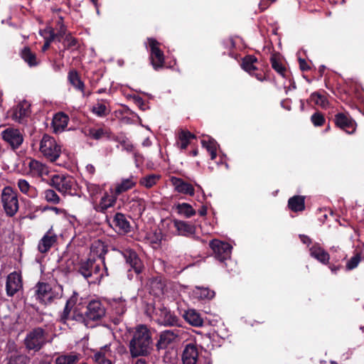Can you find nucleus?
<instances>
[{
	"mask_svg": "<svg viewBox=\"0 0 364 364\" xmlns=\"http://www.w3.org/2000/svg\"><path fill=\"white\" fill-rule=\"evenodd\" d=\"M151 343L149 329L143 325L136 327L133 338L129 342V351L132 357L146 355Z\"/></svg>",
	"mask_w": 364,
	"mask_h": 364,
	"instance_id": "obj_1",
	"label": "nucleus"
},
{
	"mask_svg": "<svg viewBox=\"0 0 364 364\" xmlns=\"http://www.w3.org/2000/svg\"><path fill=\"white\" fill-rule=\"evenodd\" d=\"M105 315V309L101 302L100 301L94 300L88 304L85 315L82 314L74 315L73 319H75L77 321L84 323L87 327H92V326L90 324V321H99Z\"/></svg>",
	"mask_w": 364,
	"mask_h": 364,
	"instance_id": "obj_2",
	"label": "nucleus"
},
{
	"mask_svg": "<svg viewBox=\"0 0 364 364\" xmlns=\"http://www.w3.org/2000/svg\"><path fill=\"white\" fill-rule=\"evenodd\" d=\"M1 202L6 215L14 216L19 209L18 193L10 186L3 188L1 194Z\"/></svg>",
	"mask_w": 364,
	"mask_h": 364,
	"instance_id": "obj_3",
	"label": "nucleus"
},
{
	"mask_svg": "<svg viewBox=\"0 0 364 364\" xmlns=\"http://www.w3.org/2000/svg\"><path fill=\"white\" fill-rule=\"evenodd\" d=\"M39 151L45 158L53 162L59 158L61 146L53 137L44 134L40 141Z\"/></svg>",
	"mask_w": 364,
	"mask_h": 364,
	"instance_id": "obj_4",
	"label": "nucleus"
},
{
	"mask_svg": "<svg viewBox=\"0 0 364 364\" xmlns=\"http://www.w3.org/2000/svg\"><path fill=\"white\" fill-rule=\"evenodd\" d=\"M63 289L60 286L51 287L50 284L46 283H39L36 295L38 299L44 304H48L55 299H59L62 296Z\"/></svg>",
	"mask_w": 364,
	"mask_h": 364,
	"instance_id": "obj_5",
	"label": "nucleus"
},
{
	"mask_svg": "<svg viewBox=\"0 0 364 364\" xmlns=\"http://www.w3.org/2000/svg\"><path fill=\"white\" fill-rule=\"evenodd\" d=\"M51 184L63 194L73 195L75 193L76 183L74 178L70 176L54 175L51 177Z\"/></svg>",
	"mask_w": 364,
	"mask_h": 364,
	"instance_id": "obj_6",
	"label": "nucleus"
},
{
	"mask_svg": "<svg viewBox=\"0 0 364 364\" xmlns=\"http://www.w3.org/2000/svg\"><path fill=\"white\" fill-rule=\"evenodd\" d=\"M147 48L150 52V60L154 70L162 68L164 65V55L160 49V43L154 38H150L147 40Z\"/></svg>",
	"mask_w": 364,
	"mask_h": 364,
	"instance_id": "obj_7",
	"label": "nucleus"
},
{
	"mask_svg": "<svg viewBox=\"0 0 364 364\" xmlns=\"http://www.w3.org/2000/svg\"><path fill=\"white\" fill-rule=\"evenodd\" d=\"M117 200V196L113 192V188H110L109 191L104 192L100 199L92 201L91 205L96 212L104 213L115 205Z\"/></svg>",
	"mask_w": 364,
	"mask_h": 364,
	"instance_id": "obj_8",
	"label": "nucleus"
},
{
	"mask_svg": "<svg viewBox=\"0 0 364 364\" xmlns=\"http://www.w3.org/2000/svg\"><path fill=\"white\" fill-rule=\"evenodd\" d=\"M46 337L41 328H36L27 334L25 345L29 350H38L46 343Z\"/></svg>",
	"mask_w": 364,
	"mask_h": 364,
	"instance_id": "obj_9",
	"label": "nucleus"
},
{
	"mask_svg": "<svg viewBox=\"0 0 364 364\" xmlns=\"http://www.w3.org/2000/svg\"><path fill=\"white\" fill-rule=\"evenodd\" d=\"M210 247L215 257L220 262H223L230 259L232 247L228 242L215 239L210 242Z\"/></svg>",
	"mask_w": 364,
	"mask_h": 364,
	"instance_id": "obj_10",
	"label": "nucleus"
},
{
	"mask_svg": "<svg viewBox=\"0 0 364 364\" xmlns=\"http://www.w3.org/2000/svg\"><path fill=\"white\" fill-rule=\"evenodd\" d=\"M4 141L9 144L12 149L18 148L23 141V136L18 129L8 127L1 132Z\"/></svg>",
	"mask_w": 364,
	"mask_h": 364,
	"instance_id": "obj_11",
	"label": "nucleus"
},
{
	"mask_svg": "<svg viewBox=\"0 0 364 364\" xmlns=\"http://www.w3.org/2000/svg\"><path fill=\"white\" fill-rule=\"evenodd\" d=\"M22 279L20 274L14 272L8 275L6 290L9 296H13L22 289Z\"/></svg>",
	"mask_w": 364,
	"mask_h": 364,
	"instance_id": "obj_12",
	"label": "nucleus"
},
{
	"mask_svg": "<svg viewBox=\"0 0 364 364\" xmlns=\"http://www.w3.org/2000/svg\"><path fill=\"white\" fill-rule=\"evenodd\" d=\"M29 172L33 177H38L43 181L46 180V177L49 176L50 168L46 164L39 161L31 159L28 162Z\"/></svg>",
	"mask_w": 364,
	"mask_h": 364,
	"instance_id": "obj_13",
	"label": "nucleus"
},
{
	"mask_svg": "<svg viewBox=\"0 0 364 364\" xmlns=\"http://www.w3.org/2000/svg\"><path fill=\"white\" fill-rule=\"evenodd\" d=\"M336 124L348 134H353L355 131L356 123L348 114L338 113L335 116Z\"/></svg>",
	"mask_w": 364,
	"mask_h": 364,
	"instance_id": "obj_14",
	"label": "nucleus"
},
{
	"mask_svg": "<svg viewBox=\"0 0 364 364\" xmlns=\"http://www.w3.org/2000/svg\"><path fill=\"white\" fill-rule=\"evenodd\" d=\"M77 300V294H74L66 302L64 310L60 316V320L66 323L69 320H74L73 316L79 314L75 306Z\"/></svg>",
	"mask_w": 364,
	"mask_h": 364,
	"instance_id": "obj_15",
	"label": "nucleus"
},
{
	"mask_svg": "<svg viewBox=\"0 0 364 364\" xmlns=\"http://www.w3.org/2000/svg\"><path fill=\"white\" fill-rule=\"evenodd\" d=\"M30 105L24 101L18 103L11 111V119L17 122L23 123L26 117L29 115Z\"/></svg>",
	"mask_w": 364,
	"mask_h": 364,
	"instance_id": "obj_16",
	"label": "nucleus"
},
{
	"mask_svg": "<svg viewBox=\"0 0 364 364\" xmlns=\"http://www.w3.org/2000/svg\"><path fill=\"white\" fill-rule=\"evenodd\" d=\"M57 235L53 231V229H49L38 242V251L41 253L48 252L52 246L57 242Z\"/></svg>",
	"mask_w": 364,
	"mask_h": 364,
	"instance_id": "obj_17",
	"label": "nucleus"
},
{
	"mask_svg": "<svg viewBox=\"0 0 364 364\" xmlns=\"http://www.w3.org/2000/svg\"><path fill=\"white\" fill-rule=\"evenodd\" d=\"M179 336L180 331L178 329L164 331L160 333L157 346L159 348H165L169 344L173 343Z\"/></svg>",
	"mask_w": 364,
	"mask_h": 364,
	"instance_id": "obj_18",
	"label": "nucleus"
},
{
	"mask_svg": "<svg viewBox=\"0 0 364 364\" xmlns=\"http://www.w3.org/2000/svg\"><path fill=\"white\" fill-rule=\"evenodd\" d=\"M183 364H196L198 359V350L196 344H187L182 353Z\"/></svg>",
	"mask_w": 364,
	"mask_h": 364,
	"instance_id": "obj_19",
	"label": "nucleus"
},
{
	"mask_svg": "<svg viewBox=\"0 0 364 364\" xmlns=\"http://www.w3.org/2000/svg\"><path fill=\"white\" fill-rule=\"evenodd\" d=\"M136 184V178L133 176H131L127 178H122L120 182L114 184L113 192L118 197L120 194L134 188Z\"/></svg>",
	"mask_w": 364,
	"mask_h": 364,
	"instance_id": "obj_20",
	"label": "nucleus"
},
{
	"mask_svg": "<svg viewBox=\"0 0 364 364\" xmlns=\"http://www.w3.org/2000/svg\"><path fill=\"white\" fill-rule=\"evenodd\" d=\"M171 181L177 192L191 196L194 195L195 190L193 186L184 181L183 179L177 177H171Z\"/></svg>",
	"mask_w": 364,
	"mask_h": 364,
	"instance_id": "obj_21",
	"label": "nucleus"
},
{
	"mask_svg": "<svg viewBox=\"0 0 364 364\" xmlns=\"http://www.w3.org/2000/svg\"><path fill=\"white\" fill-rule=\"evenodd\" d=\"M310 255L323 264L328 263L329 254L318 243L314 244L309 249Z\"/></svg>",
	"mask_w": 364,
	"mask_h": 364,
	"instance_id": "obj_22",
	"label": "nucleus"
},
{
	"mask_svg": "<svg viewBox=\"0 0 364 364\" xmlns=\"http://www.w3.org/2000/svg\"><path fill=\"white\" fill-rule=\"evenodd\" d=\"M159 323L164 326H175L178 324V317L166 307L159 309Z\"/></svg>",
	"mask_w": 364,
	"mask_h": 364,
	"instance_id": "obj_23",
	"label": "nucleus"
},
{
	"mask_svg": "<svg viewBox=\"0 0 364 364\" xmlns=\"http://www.w3.org/2000/svg\"><path fill=\"white\" fill-rule=\"evenodd\" d=\"M68 116L63 112H58L53 117L52 127L55 134L63 132L68 126Z\"/></svg>",
	"mask_w": 364,
	"mask_h": 364,
	"instance_id": "obj_24",
	"label": "nucleus"
},
{
	"mask_svg": "<svg viewBox=\"0 0 364 364\" xmlns=\"http://www.w3.org/2000/svg\"><path fill=\"white\" fill-rule=\"evenodd\" d=\"M126 262L129 264L132 269L136 274H139L142 270V264L136 252L132 250H127L124 253Z\"/></svg>",
	"mask_w": 364,
	"mask_h": 364,
	"instance_id": "obj_25",
	"label": "nucleus"
},
{
	"mask_svg": "<svg viewBox=\"0 0 364 364\" xmlns=\"http://www.w3.org/2000/svg\"><path fill=\"white\" fill-rule=\"evenodd\" d=\"M183 317L186 321L193 326L200 327L203 325V318L195 309H188L186 311Z\"/></svg>",
	"mask_w": 364,
	"mask_h": 364,
	"instance_id": "obj_26",
	"label": "nucleus"
},
{
	"mask_svg": "<svg viewBox=\"0 0 364 364\" xmlns=\"http://www.w3.org/2000/svg\"><path fill=\"white\" fill-rule=\"evenodd\" d=\"M16 184L20 191L28 197L35 198L38 196V191L36 187L31 186L26 179H18Z\"/></svg>",
	"mask_w": 364,
	"mask_h": 364,
	"instance_id": "obj_27",
	"label": "nucleus"
},
{
	"mask_svg": "<svg viewBox=\"0 0 364 364\" xmlns=\"http://www.w3.org/2000/svg\"><path fill=\"white\" fill-rule=\"evenodd\" d=\"M68 80L70 84L75 87V90L80 91L85 96V84L80 79V77L75 70L69 71Z\"/></svg>",
	"mask_w": 364,
	"mask_h": 364,
	"instance_id": "obj_28",
	"label": "nucleus"
},
{
	"mask_svg": "<svg viewBox=\"0 0 364 364\" xmlns=\"http://www.w3.org/2000/svg\"><path fill=\"white\" fill-rule=\"evenodd\" d=\"M166 284L160 277L152 279L149 282L150 293L156 296H160L165 294Z\"/></svg>",
	"mask_w": 364,
	"mask_h": 364,
	"instance_id": "obj_29",
	"label": "nucleus"
},
{
	"mask_svg": "<svg viewBox=\"0 0 364 364\" xmlns=\"http://www.w3.org/2000/svg\"><path fill=\"white\" fill-rule=\"evenodd\" d=\"M173 225L178 233L181 235H189L195 232V228L188 222L175 220L173 221Z\"/></svg>",
	"mask_w": 364,
	"mask_h": 364,
	"instance_id": "obj_30",
	"label": "nucleus"
},
{
	"mask_svg": "<svg viewBox=\"0 0 364 364\" xmlns=\"http://www.w3.org/2000/svg\"><path fill=\"white\" fill-rule=\"evenodd\" d=\"M192 296L198 299H210L214 297L215 292L208 288L196 287L192 291Z\"/></svg>",
	"mask_w": 364,
	"mask_h": 364,
	"instance_id": "obj_31",
	"label": "nucleus"
},
{
	"mask_svg": "<svg viewBox=\"0 0 364 364\" xmlns=\"http://www.w3.org/2000/svg\"><path fill=\"white\" fill-rule=\"evenodd\" d=\"M113 223L119 230L124 232H128L130 231L129 223L124 214L119 213H117L114 215Z\"/></svg>",
	"mask_w": 364,
	"mask_h": 364,
	"instance_id": "obj_32",
	"label": "nucleus"
},
{
	"mask_svg": "<svg viewBox=\"0 0 364 364\" xmlns=\"http://www.w3.org/2000/svg\"><path fill=\"white\" fill-rule=\"evenodd\" d=\"M202 146L207 150V151L210 155V159L212 160L215 159L217 156V150L218 148V144L217 141L212 139L208 138L207 139H204L201 141Z\"/></svg>",
	"mask_w": 364,
	"mask_h": 364,
	"instance_id": "obj_33",
	"label": "nucleus"
},
{
	"mask_svg": "<svg viewBox=\"0 0 364 364\" xmlns=\"http://www.w3.org/2000/svg\"><path fill=\"white\" fill-rule=\"evenodd\" d=\"M195 136L188 131L181 130L178 135L177 146L181 149H186L188 146L191 139Z\"/></svg>",
	"mask_w": 364,
	"mask_h": 364,
	"instance_id": "obj_34",
	"label": "nucleus"
},
{
	"mask_svg": "<svg viewBox=\"0 0 364 364\" xmlns=\"http://www.w3.org/2000/svg\"><path fill=\"white\" fill-rule=\"evenodd\" d=\"M289 208L294 212L302 211L305 208L304 197L295 196L289 199Z\"/></svg>",
	"mask_w": 364,
	"mask_h": 364,
	"instance_id": "obj_35",
	"label": "nucleus"
},
{
	"mask_svg": "<svg viewBox=\"0 0 364 364\" xmlns=\"http://www.w3.org/2000/svg\"><path fill=\"white\" fill-rule=\"evenodd\" d=\"M85 185L89 194L90 203H92V201L98 198V196L102 193L103 187L90 182H86Z\"/></svg>",
	"mask_w": 364,
	"mask_h": 364,
	"instance_id": "obj_36",
	"label": "nucleus"
},
{
	"mask_svg": "<svg viewBox=\"0 0 364 364\" xmlns=\"http://www.w3.org/2000/svg\"><path fill=\"white\" fill-rule=\"evenodd\" d=\"M257 58L254 55H247L242 59L241 66L244 70L250 75L257 70L255 63L257 62Z\"/></svg>",
	"mask_w": 364,
	"mask_h": 364,
	"instance_id": "obj_37",
	"label": "nucleus"
},
{
	"mask_svg": "<svg viewBox=\"0 0 364 364\" xmlns=\"http://www.w3.org/2000/svg\"><path fill=\"white\" fill-rule=\"evenodd\" d=\"M79 357L75 353H68L58 355L55 360V364H76Z\"/></svg>",
	"mask_w": 364,
	"mask_h": 364,
	"instance_id": "obj_38",
	"label": "nucleus"
},
{
	"mask_svg": "<svg viewBox=\"0 0 364 364\" xmlns=\"http://www.w3.org/2000/svg\"><path fill=\"white\" fill-rule=\"evenodd\" d=\"M177 213L186 218H191L196 214V210L193 207L186 203H178L176 207Z\"/></svg>",
	"mask_w": 364,
	"mask_h": 364,
	"instance_id": "obj_39",
	"label": "nucleus"
},
{
	"mask_svg": "<svg viewBox=\"0 0 364 364\" xmlns=\"http://www.w3.org/2000/svg\"><path fill=\"white\" fill-rule=\"evenodd\" d=\"M160 176L157 174H149L140 178L139 184L146 188H150L156 184L160 179Z\"/></svg>",
	"mask_w": 364,
	"mask_h": 364,
	"instance_id": "obj_40",
	"label": "nucleus"
},
{
	"mask_svg": "<svg viewBox=\"0 0 364 364\" xmlns=\"http://www.w3.org/2000/svg\"><path fill=\"white\" fill-rule=\"evenodd\" d=\"M21 57L26 63L31 67L36 66L38 61L36 59L35 53H32L30 48H25L21 52Z\"/></svg>",
	"mask_w": 364,
	"mask_h": 364,
	"instance_id": "obj_41",
	"label": "nucleus"
},
{
	"mask_svg": "<svg viewBox=\"0 0 364 364\" xmlns=\"http://www.w3.org/2000/svg\"><path fill=\"white\" fill-rule=\"evenodd\" d=\"M112 355L110 345H105L104 347L101 348L99 351L95 353L94 359L95 360H110Z\"/></svg>",
	"mask_w": 364,
	"mask_h": 364,
	"instance_id": "obj_42",
	"label": "nucleus"
},
{
	"mask_svg": "<svg viewBox=\"0 0 364 364\" xmlns=\"http://www.w3.org/2000/svg\"><path fill=\"white\" fill-rule=\"evenodd\" d=\"M92 267V259H88L81 263L78 270V272L88 282L91 279Z\"/></svg>",
	"mask_w": 364,
	"mask_h": 364,
	"instance_id": "obj_43",
	"label": "nucleus"
},
{
	"mask_svg": "<svg viewBox=\"0 0 364 364\" xmlns=\"http://www.w3.org/2000/svg\"><path fill=\"white\" fill-rule=\"evenodd\" d=\"M310 101L322 108H326L328 104L327 99L318 92H314L311 95Z\"/></svg>",
	"mask_w": 364,
	"mask_h": 364,
	"instance_id": "obj_44",
	"label": "nucleus"
},
{
	"mask_svg": "<svg viewBox=\"0 0 364 364\" xmlns=\"http://www.w3.org/2000/svg\"><path fill=\"white\" fill-rule=\"evenodd\" d=\"M112 305L115 313L118 315H122L127 310L126 301L122 298L114 299Z\"/></svg>",
	"mask_w": 364,
	"mask_h": 364,
	"instance_id": "obj_45",
	"label": "nucleus"
},
{
	"mask_svg": "<svg viewBox=\"0 0 364 364\" xmlns=\"http://www.w3.org/2000/svg\"><path fill=\"white\" fill-rule=\"evenodd\" d=\"M92 112L97 117H102L107 115L109 113L110 110L107 107V106L105 104L97 102L92 107Z\"/></svg>",
	"mask_w": 364,
	"mask_h": 364,
	"instance_id": "obj_46",
	"label": "nucleus"
},
{
	"mask_svg": "<svg viewBox=\"0 0 364 364\" xmlns=\"http://www.w3.org/2000/svg\"><path fill=\"white\" fill-rule=\"evenodd\" d=\"M43 196L45 200L53 204H58L60 203V197L55 193V191L52 189H47L43 192Z\"/></svg>",
	"mask_w": 364,
	"mask_h": 364,
	"instance_id": "obj_47",
	"label": "nucleus"
},
{
	"mask_svg": "<svg viewBox=\"0 0 364 364\" xmlns=\"http://www.w3.org/2000/svg\"><path fill=\"white\" fill-rule=\"evenodd\" d=\"M92 271H91V278L92 280H90L89 282L95 283L97 280H100L102 277V274H100V264L95 263L94 259H92Z\"/></svg>",
	"mask_w": 364,
	"mask_h": 364,
	"instance_id": "obj_48",
	"label": "nucleus"
},
{
	"mask_svg": "<svg viewBox=\"0 0 364 364\" xmlns=\"http://www.w3.org/2000/svg\"><path fill=\"white\" fill-rule=\"evenodd\" d=\"M39 33L45 41L48 42H53L55 36L53 29L50 26L43 30H40Z\"/></svg>",
	"mask_w": 364,
	"mask_h": 364,
	"instance_id": "obj_49",
	"label": "nucleus"
},
{
	"mask_svg": "<svg viewBox=\"0 0 364 364\" xmlns=\"http://www.w3.org/2000/svg\"><path fill=\"white\" fill-rule=\"evenodd\" d=\"M29 359L23 355L11 356L6 364H28Z\"/></svg>",
	"mask_w": 364,
	"mask_h": 364,
	"instance_id": "obj_50",
	"label": "nucleus"
},
{
	"mask_svg": "<svg viewBox=\"0 0 364 364\" xmlns=\"http://www.w3.org/2000/svg\"><path fill=\"white\" fill-rule=\"evenodd\" d=\"M361 261V257L360 254H356L353 257H352L346 263V267L348 270H352L358 267L360 262Z\"/></svg>",
	"mask_w": 364,
	"mask_h": 364,
	"instance_id": "obj_51",
	"label": "nucleus"
},
{
	"mask_svg": "<svg viewBox=\"0 0 364 364\" xmlns=\"http://www.w3.org/2000/svg\"><path fill=\"white\" fill-rule=\"evenodd\" d=\"M88 134L92 139H100L105 134V132L103 129H90Z\"/></svg>",
	"mask_w": 364,
	"mask_h": 364,
	"instance_id": "obj_52",
	"label": "nucleus"
},
{
	"mask_svg": "<svg viewBox=\"0 0 364 364\" xmlns=\"http://www.w3.org/2000/svg\"><path fill=\"white\" fill-rule=\"evenodd\" d=\"M311 119L314 126L316 127L321 126L325 121L323 116L318 112L314 113L311 116Z\"/></svg>",
	"mask_w": 364,
	"mask_h": 364,
	"instance_id": "obj_53",
	"label": "nucleus"
},
{
	"mask_svg": "<svg viewBox=\"0 0 364 364\" xmlns=\"http://www.w3.org/2000/svg\"><path fill=\"white\" fill-rule=\"evenodd\" d=\"M272 68L280 75H283L285 71L284 68L281 63L278 62L275 59H272Z\"/></svg>",
	"mask_w": 364,
	"mask_h": 364,
	"instance_id": "obj_54",
	"label": "nucleus"
},
{
	"mask_svg": "<svg viewBox=\"0 0 364 364\" xmlns=\"http://www.w3.org/2000/svg\"><path fill=\"white\" fill-rule=\"evenodd\" d=\"M133 156H134L136 166L139 167L140 166V164H141L143 163V161H144L143 156L141 154H140L139 152L134 151L133 152Z\"/></svg>",
	"mask_w": 364,
	"mask_h": 364,
	"instance_id": "obj_55",
	"label": "nucleus"
},
{
	"mask_svg": "<svg viewBox=\"0 0 364 364\" xmlns=\"http://www.w3.org/2000/svg\"><path fill=\"white\" fill-rule=\"evenodd\" d=\"M277 0H262L259 4V9L263 11L266 9L270 4L276 2Z\"/></svg>",
	"mask_w": 364,
	"mask_h": 364,
	"instance_id": "obj_56",
	"label": "nucleus"
},
{
	"mask_svg": "<svg viewBox=\"0 0 364 364\" xmlns=\"http://www.w3.org/2000/svg\"><path fill=\"white\" fill-rule=\"evenodd\" d=\"M122 145L123 146L122 149L127 151V152H132L133 153L134 150V147L132 144L127 143L126 141H123L122 143Z\"/></svg>",
	"mask_w": 364,
	"mask_h": 364,
	"instance_id": "obj_57",
	"label": "nucleus"
},
{
	"mask_svg": "<svg viewBox=\"0 0 364 364\" xmlns=\"http://www.w3.org/2000/svg\"><path fill=\"white\" fill-rule=\"evenodd\" d=\"M299 62L300 68L302 70H308L309 69V67L308 66L307 63L304 59L299 58Z\"/></svg>",
	"mask_w": 364,
	"mask_h": 364,
	"instance_id": "obj_58",
	"label": "nucleus"
},
{
	"mask_svg": "<svg viewBox=\"0 0 364 364\" xmlns=\"http://www.w3.org/2000/svg\"><path fill=\"white\" fill-rule=\"evenodd\" d=\"M85 170H86L87 173H89L90 176H92L95 173V168L92 164H87L85 166Z\"/></svg>",
	"mask_w": 364,
	"mask_h": 364,
	"instance_id": "obj_59",
	"label": "nucleus"
},
{
	"mask_svg": "<svg viewBox=\"0 0 364 364\" xmlns=\"http://www.w3.org/2000/svg\"><path fill=\"white\" fill-rule=\"evenodd\" d=\"M198 364H212V361L209 358H199Z\"/></svg>",
	"mask_w": 364,
	"mask_h": 364,
	"instance_id": "obj_60",
	"label": "nucleus"
},
{
	"mask_svg": "<svg viewBox=\"0 0 364 364\" xmlns=\"http://www.w3.org/2000/svg\"><path fill=\"white\" fill-rule=\"evenodd\" d=\"M301 240L304 244H309L311 242V240L309 237L306 235H300Z\"/></svg>",
	"mask_w": 364,
	"mask_h": 364,
	"instance_id": "obj_61",
	"label": "nucleus"
},
{
	"mask_svg": "<svg viewBox=\"0 0 364 364\" xmlns=\"http://www.w3.org/2000/svg\"><path fill=\"white\" fill-rule=\"evenodd\" d=\"M198 213L201 216H205L206 214H207V208L205 206H202L199 210H198Z\"/></svg>",
	"mask_w": 364,
	"mask_h": 364,
	"instance_id": "obj_62",
	"label": "nucleus"
},
{
	"mask_svg": "<svg viewBox=\"0 0 364 364\" xmlns=\"http://www.w3.org/2000/svg\"><path fill=\"white\" fill-rule=\"evenodd\" d=\"M151 145V141L149 137L146 138L142 142L143 146L148 147V146H150Z\"/></svg>",
	"mask_w": 364,
	"mask_h": 364,
	"instance_id": "obj_63",
	"label": "nucleus"
},
{
	"mask_svg": "<svg viewBox=\"0 0 364 364\" xmlns=\"http://www.w3.org/2000/svg\"><path fill=\"white\" fill-rule=\"evenodd\" d=\"M97 364H112L111 360H95Z\"/></svg>",
	"mask_w": 364,
	"mask_h": 364,
	"instance_id": "obj_64",
	"label": "nucleus"
}]
</instances>
